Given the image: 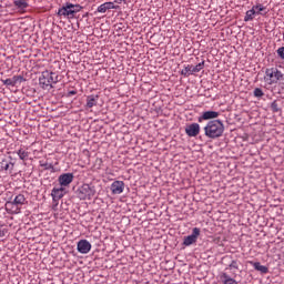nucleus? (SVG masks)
<instances>
[{
    "label": "nucleus",
    "instance_id": "nucleus-28",
    "mask_svg": "<svg viewBox=\"0 0 284 284\" xmlns=\"http://www.w3.org/2000/svg\"><path fill=\"white\" fill-rule=\"evenodd\" d=\"M229 267L230 270H239V262L232 261Z\"/></svg>",
    "mask_w": 284,
    "mask_h": 284
},
{
    "label": "nucleus",
    "instance_id": "nucleus-4",
    "mask_svg": "<svg viewBox=\"0 0 284 284\" xmlns=\"http://www.w3.org/2000/svg\"><path fill=\"white\" fill-rule=\"evenodd\" d=\"M39 82L43 90L52 88L53 83H59V75L52 71H43L39 78Z\"/></svg>",
    "mask_w": 284,
    "mask_h": 284
},
{
    "label": "nucleus",
    "instance_id": "nucleus-23",
    "mask_svg": "<svg viewBox=\"0 0 284 284\" xmlns=\"http://www.w3.org/2000/svg\"><path fill=\"white\" fill-rule=\"evenodd\" d=\"M1 168H2V170H6V172H8V170H10V168H11V170H12V168H14V164L12 162H8V161L3 160L1 162Z\"/></svg>",
    "mask_w": 284,
    "mask_h": 284
},
{
    "label": "nucleus",
    "instance_id": "nucleus-1",
    "mask_svg": "<svg viewBox=\"0 0 284 284\" xmlns=\"http://www.w3.org/2000/svg\"><path fill=\"white\" fill-rule=\"evenodd\" d=\"M225 132V125L221 120H211L204 126V134L207 139H221Z\"/></svg>",
    "mask_w": 284,
    "mask_h": 284
},
{
    "label": "nucleus",
    "instance_id": "nucleus-33",
    "mask_svg": "<svg viewBox=\"0 0 284 284\" xmlns=\"http://www.w3.org/2000/svg\"><path fill=\"white\" fill-rule=\"evenodd\" d=\"M123 1H125V0H119V3H123Z\"/></svg>",
    "mask_w": 284,
    "mask_h": 284
},
{
    "label": "nucleus",
    "instance_id": "nucleus-3",
    "mask_svg": "<svg viewBox=\"0 0 284 284\" xmlns=\"http://www.w3.org/2000/svg\"><path fill=\"white\" fill-rule=\"evenodd\" d=\"M264 81L267 85H276L278 81H284V74L278 68H268L265 70Z\"/></svg>",
    "mask_w": 284,
    "mask_h": 284
},
{
    "label": "nucleus",
    "instance_id": "nucleus-12",
    "mask_svg": "<svg viewBox=\"0 0 284 284\" xmlns=\"http://www.w3.org/2000/svg\"><path fill=\"white\" fill-rule=\"evenodd\" d=\"M124 190H125V183L123 181H114L111 184L112 194H123Z\"/></svg>",
    "mask_w": 284,
    "mask_h": 284
},
{
    "label": "nucleus",
    "instance_id": "nucleus-13",
    "mask_svg": "<svg viewBox=\"0 0 284 284\" xmlns=\"http://www.w3.org/2000/svg\"><path fill=\"white\" fill-rule=\"evenodd\" d=\"M116 6H114V2H104L98 7V12L101 14H105L108 10H116Z\"/></svg>",
    "mask_w": 284,
    "mask_h": 284
},
{
    "label": "nucleus",
    "instance_id": "nucleus-25",
    "mask_svg": "<svg viewBox=\"0 0 284 284\" xmlns=\"http://www.w3.org/2000/svg\"><path fill=\"white\" fill-rule=\"evenodd\" d=\"M40 168H43V170H54L52 163L44 162L43 160L40 161Z\"/></svg>",
    "mask_w": 284,
    "mask_h": 284
},
{
    "label": "nucleus",
    "instance_id": "nucleus-14",
    "mask_svg": "<svg viewBox=\"0 0 284 284\" xmlns=\"http://www.w3.org/2000/svg\"><path fill=\"white\" fill-rule=\"evenodd\" d=\"M210 119H219V112L216 111H206L202 113V116L199 118V123L202 121H210Z\"/></svg>",
    "mask_w": 284,
    "mask_h": 284
},
{
    "label": "nucleus",
    "instance_id": "nucleus-6",
    "mask_svg": "<svg viewBox=\"0 0 284 284\" xmlns=\"http://www.w3.org/2000/svg\"><path fill=\"white\" fill-rule=\"evenodd\" d=\"M205 68V62H200L199 64L194 65H186L184 69L181 71L182 77H190V74H196V72H200Z\"/></svg>",
    "mask_w": 284,
    "mask_h": 284
},
{
    "label": "nucleus",
    "instance_id": "nucleus-16",
    "mask_svg": "<svg viewBox=\"0 0 284 284\" xmlns=\"http://www.w3.org/2000/svg\"><path fill=\"white\" fill-rule=\"evenodd\" d=\"M51 196L53 201H60V199H63V187L57 189L54 187L51 192Z\"/></svg>",
    "mask_w": 284,
    "mask_h": 284
},
{
    "label": "nucleus",
    "instance_id": "nucleus-9",
    "mask_svg": "<svg viewBox=\"0 0 284 284\" xmlns=\"http://www.w3.org/2000/svg\"><path fill=\"white\" fill-rule=\"evenodd\" d=\"M58 181H59L61 187H68V185H70V183H72L74 181V174H72V173L61 174L58 178Z\"/></svg>",
    "mask_w": 284,
    "mask_h": 284
},
{
    "label": "nucleus",
    "instance_id": "nucleus-2",
    "mask_svg": "<svg viewBox=\"0 0 284 284\" xmlns=\"http://www.w3.org/2000/svg\"><path fill=\"white\" fill-rule=\"evenodd\" d=\"M28 200H26V195L18 194L13 201L6 202V210L9 214H21V205H26Z\"/></svg>",
    "mask_w": 284,
    "mask_h": 284
},
{
    "label": "nucleus",
    "instance_id": "nucleus-30",
    "mask_svg": "<svg viewBox=\"0 0 284 284\" xmlns=\"http://www.w3.org/2000/svg\"><path fill=\"white\" fill-rule=\"evenodd\" d=\"M253 10H258V12H263V10H265V7H263V4H256L253 6Z\"/></svg>",
    "mask_w": 284,
    "mask_h": 284
},
{
    "label": "nucleus",
    "instance_id": "nucleus-7",
    "mask_svg": "<svg viewBox=\"0 0 284 284\" xmlns=\"http://www.w3.org/2000/svg\"><path fill=\"white\" fill-rule=\"evenodd\" d=\"M199 236H201V229L194 227L192 230V234L184 237L183 245L186 247H190V245H194L196 241L199 240Z\"/></svg>",
    "mask_w": 284,
    "mask_h": 284
},
{
    "label": "nucleus",
    "instance_id": "nucleus-27",
    "mask_svg": "<svg viewBox=\"0 0 284 284\" xmlns=\"http://www.w3.org/2000/svg\"><path fill=\"white\" fill-rule=\"evenodd\" d=\"M277 57L284 61V47L277 49Z\"/></svg>",
    "mask_w": 284,
    "mask_h": 284
},
{
    "label": "nucleus",
    "instance_id": "nucleus-22",
    "mask_svg": "<svg viewBox=\"0 0 284 284\" xmlns=\"http://www.w3.org/2000/svg\"><path fill=\"white\" fill-rule=\"evenodd\" d=\"M69 6L71 8V12H73V17L77 14V12H81V10H83V7L80 4H73L69 2Z\"/></svg>",
    "mask_w": 284,
    "mask_h": 284
},
{
    "label": "nucleus",
    "instance_id": "nucleus-15",
    "mask_svg": "<svg viewBox=\"0 0 284 284\" xmlns=\"http://www.w3.org/2000/svg\"><path fill=\"white\" fill-rule=\"evenodd\" d=\"M3 85H10L11 88H14V85H17V83H19V81H23V77L22 75H14L11 79H6V80H1Z\"/></svg>",
    "mask_w": 284,
    "mask_h": 284
},
{
    "label": "nucleus",
    "instance_id": "nucleus-20",
    "mask_svg": "<svg viewBox=\"0 0 284 284\" xmlns=\"http://www.w3.org/2000/svg\"><path fill=\"white\" fill-rule=\"evenodd\" d=\"M99 103V95H89L87 98V108H94Z\"/></svg>",
    "mask_w": 284,
    "mask_h": 284
},
{
    "label": "nucleus",
    "instance_id": "nucleus-17",
    "mask_svg": "<svg viewBox=\"0 0 284 284\" xmlns=\"http://www.w3.org/2000/svg\"><path fill=\"white\" fill-rule=\"evenodd\" d=\"M220 280L222 281L223 284H239V282H236V280L227 275V273H221Z\"/></svg>",
    "mask_w": 284,
    "mask_h": 284
},
{
    "label": "nucleus",
    "instance_id": "nucleus-10",
    "mask_svg": "<svg viewBox=\"0 0 284 284\" xmlns=\"http://www.w3.org/2000/svg\"><path fill=\"white\" fill-rule=\"evenodd\" d=\"M187 136H199L201 134V125L199 123L189 124L185 128Z\"/></svg>",
    "mask_w": 284,
    "mask_h": 284
},
{
    "label": "nucleus",
    "instance_id": "nucleus-19",
    "mask_svg": "<svg viewBox=\"0 0 284 284\" xmlns=\"http://www.w3.org/2000/svg\"><path fill=\"white\" fill-rule=\"evenodd\" d=\"M13 6H16V8L18 10H26V8H28L30 4H28V0H14L13 1Z\"/></svg>",
    "mask_w": 284,
    "mask_h": 284
},
{
    "label": "nucleus",
    "instance_id": "nucleus-5",
    "mask_svg": "<svg viewBox=\"0 0 284 284\" xmlns=\"http://www.w3.org/2000/svg\"><path fill=\"white\" fill-rule=\"evenodd\" d=\"M95 194L97 189L94 185L82 184L81 187L78 189V197L80 201H91Z\"/></svg>",
    "mask_w": 284,
    "mask_h": 284
},
{
    "label": "nucleus",
    "instance_id": "nucleus-29",
    "mask_svg": "<svg viewBox=\"0 0 284 284\" xmlns=\"http://www.w3.org/2000/svg\"><path fill=\"white\" fill-rule=\"evenodd\" d=\"M8 234V229H4L3 225H0V239Z\"/></svg>",
    "mask_w": 284,
    "mask_h": 284
},
{
    "label": "nucleus",
    "instance_id": "nucleus-21",
    "mask_svg": "<svg viewBox=\"0 0 284 284\" xmlns=\"http://www.w3.org/2000/svg\"><path fill=\"white\" fill-rule=\"evenodd\" d=\"M254 14H256V10L252 8L251 10L246 11V14L244 17V21H254Z\"/></svg>",
    "mask_w": 284,
    "mask_h": 284
},
{
    "label": "nucleus",
    "instance_id": "nucleus-34",
    "mask_svg": "<svg viewBox=\"0 0 284 284\" xmlns=\"http://www.w3.org/2000/svg\"><path fill=\"white\" fill-rule=\"evenodd\" d=\"M118 30H121V27H119Z\"/></svg>",
    "mask_w": 284,
    "mask_h": 284
},
{
    "label": "nucleus",
    "instance_id": "nucleus-8",
    "mask_svg": "<svg viewBox=\"0 0 284 284\" xmlns=\"http://www.w3.org/2000/svg\"><path fill=\"white\" fill-rule=\"evenodd\" d=\"M58 17H68V19H74V11H72L70 2H67L62 8L58 10Z\"/></svg>",
    "mask_w": 284,
    "mask_h": 284
},
{
    "label": "nucleus",
    "instance_id": "nucleus-26",
    "mask_svg": "<svg viewBox=\"0 0 284 284\" xmlns=\"http://www.w3.org/2000/svg\"><path fill=\"white\" fill-rule=\"evenodd\" d=\"M254 97L260 99L261 97H264L265 93H263V90L261 88H256L253 92Z\"/></svg>",
    "mask_w": 284,
    "mask_h": 284
},
{
    "label": "nucleus",
    "instance_id": "nucleus-31",
    "mask_svg": "<svg viewBox=\"0 0 284 284\" xmlns=\"http://www.w3.org/2000/svg\"><path fill=\"white\" fill-rule=\"evenodd\" d=\"M271 108H272L273 112H278V103H276V101H274V102L271 104Z\"/></svg>",
    "mask_w": 284,
    "mask_h": 284
},
{
    "label": "nucleus",
    "instance_id": "nucleus-24",
    "mask_svg": "<svg viewBox=\"0 0 284 284\" xmlns=\"http://www.w3.org/2000/svg\"><path fill=\"white\" fill-rule=\"evenodd\" d=\"M18 155L21 159V161H26V159H28V156H30V153L23 149H20L18 151Z\"/></svg>",
    "mask_w": 284,
    "mask_h": 284
},
{
    "label": "nucleus",
    "instance_id": "nucleus-32",
    "mask_svg": "<svg viewBox=\"0 0 284 284\" xmlns=\"http://www.w3.org/2000/svg\"><path fill=\"white\" fill-rule=\"evenodd\" d=\"M70 94L74 95L77 94V91H71Z\"/></svg>",
    "mask_w": 284,
    "mask_h": 284
},
{
    "label": "nucleus",
    "instance_id": "nucleus-18",
    "mask_svg": "<svg viewBox=\"0 0 284 284\" xmlns=\"http://www.w3.org/2000/svg\"><path fill=\"white\" fill-rule=\"evenodd\" d=\"M251 265H253L254 270L261 272L262 274H267V272H270V268H267V266L261 265V262H251Z\"/></svg>",
    "mask_w": 284,
    "mask_h": 284
},
{
    "label": "nucleus",
    "instance_id": "nucleus-11",
    "mask_svg": "<svg viewBox=\"0 0 284 284\" xmlns=\"http://www.w3.org/2000/svg\"><path fill=\"white\" fill-rule=\"evenodd\" d=\"M90 250H92V244L88 240H80L78 242V252L80 254H89Z\"/></svg>",
    "mask_w": 284,
    "mask_h": 284
}]
</instances>
